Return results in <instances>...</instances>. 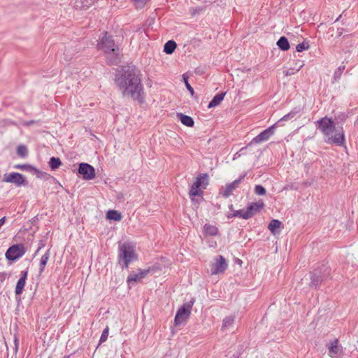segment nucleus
<instances>
[{
  "instance_id": "dca6fc26",
  "label": "nucleus",
  "mask_w": 358,
  "mask_h": 358,
  "mask_svg": "<svg viewBox=\"0 0 358 358\" xmlns=\"http://www.w3.org/2000/svg\"><path fill=\"white\" fill-rule=\"evenodd\" d=\"M193 185H194L196 187L205 189L208 185V175L207 173L199 174Z\"/></svg>"
},
{
  "instance_id": "e433bc0d",
  "label": "nucleus",
  "mask_w": 358,
  "mask_h": 358,
  "mask_svg": "<svg viewBox=\"0 0 358 358\" xmlns=\"http://www.w3.org/2000/svg\"><path fill=\"white\" fill-rule=\"evenodd\" d=\"M255 192L257 195H264L266 194V189L261 185H257L255 187Z\"/></svg>"
},
{
  "instance_id": "79ce46f5",
  "label": "nucleus",
  "mask_w": 358,
  "mask_h": 358,
  "mask_svg": "<svg viewBox=\"0 0 358 358\" xmlns=\"http://www.w3.org/2000/svg\"><path fill=\"white\" fill-rule=\"evenodd\" d=\"M45 243L43 240L39 241L38 243V250H41L43 248H44Z\"/></svg>"
},
{
  "instance_id": "58836bf2",
  "label": "nucleus",
  "mask_w": 358,
  "mask_h": 358,
  "mask_svg": "<svg viewBox=\"0 0 358 358\" xmlns=\"http://www.w3.org/2000/svg\"><path fill=\"white\" fill-rule=\"evenodd\" d=\"M149 0H133L137 7L143 8Z\"/></svg>"
},
{
  "instance_id": "393cba45",
  "label": "nucleus",
  "mask_w": 358,
  "mask_h": 358,
  "mask_svg": "<svg viewBox=\"0 0 358 358\" xmlns=\"http://www.w3.org/2000/svg\"><path fill=\"white\" fill-rule=\"evenodd\" d=\"M107 219L114 221H120L122 219V215L117 210H109L106 214Z\"/></svg>"
},
{
  "instance_id": "a878e982",
  "label": "nucleus",
  "mask_w": 358,
  "mask_h": 358,
  "mask_svg": "<svg viewBox=\"0 0 358 358\" xmlns=\"http://www.w3.org/2000/svg\"><path fill=\"white\" fill-rule=\"evenodd\" d=\"M189 197L191 198L192 201L193 202H194L195 199L194 198V196H201L203 194V190L199 187H196L194 186V185L192 184V185L191 186V188L189 189Z\"/></svg>"
},
{
  "instance_id": "aec40b11",
  "label": "nucleus",
  "mask_w": 358,
  "mask_h": 358,
  "mask_svg": "<svg viewBox=\"0 0 358 358\" xmlns=\"http://www.w3.org/2000/svg\"><path fill=\"white\" fill-rule=\"evenodd\" d=\"M203 232L206 236H215L218 233V229L214 226L209 224H206L203 227Z\"/></svg>"
},
{
  "instance_id": "f03ea898",
  "label": "nucleus",
  "mask_w": 358,
  "mask_h": 358,
  "mask_svg": "<svg viewBox=\"0 0 358 358\" xmlns=\"http://www.w3.org/2000/svg\"><path fill=\"white\" fill-rule=\"evenodd\" d=\"M315 124L317 128L324 134L326 143L335 144L338 146H342L345 144V139L343 129L334 136H332V133L336 131V124L332 118L325 116L316 121Z\"/></svg>"
},
{
  "instance_id": "09e8293b",
  "label": "nucleus",
  "mask_w": 358,
  "mask_h": 358,
  "mask_svg": "<svg viewBox=\"0 0 358 358\" xmlns=\"http://www.w3.org/2000/svg\"><path fill=\"white\" fill-rule=\"evenodd\" d=\"M341 17V15H339V16L338 17V18H336V21L338 20V19H340Z\"/></svg>"
},
{
  "instance_id": "ea45409f",
  "label": "nucleus",
  "mask_w": 358,
  "mask_h": 358,
  "mask_svg": "<svg viewBox=\"0 0 358 358\" xmlns=\"http://www.w3.org/2000/svg\"><path fill=\"white\" fill-rule=\"evenodd\" d=\"M8 274L6 272L0 273V285L3 282V281L7 278Z\"/></svg>"
},
{
  "instance_id": "a19ab883",
  "label": "nucleus",
  "mask_w": 358,
  "mask_h": 358,
  "mask_svg": "<svg viewBox=\"0 0 358 358\" xmlns=\"http://www.w3.org/2000/svg\"><path fill=\"white\" fill-rule=\"evenodd\" d=\"M14 344H15L14 351H15V353L16 354L17 352V350H18V340L16 337L14 339Z\"/></svg>"
},
{
  "instance_id": "7c9ffc66",
  "label": "nucleus",
  "mask_w": 358,
  "mask_h": 358,
  "mask_svg": "<svg viewBox=\"0 0 358 358\" xmlns=\"http://www.w3.org/2000/svg\"><path fill=\"white\" fill-rule=\"evenodd\" d=\"M17 155L22 157L25 158L28 155V149L24 145H20L17 148Z\"/></svg>"
},
{
  "instance_id": "37998d69",
  "label": "nucleus",
  "mask_w": 358,
  "mask_h": 358,
  "mask_svg": "<svg viewBox=\"0 0 358 358\" xmlns=\"http://www.w3.org/2000/svg\"><path fill=\"white\" fill-rule=\"evenodd\" d=\"M5 221H6V217H3L2 218L0 219V228L5 223Z\"/></svg>"
},
{
  "instance_id": "c85d7f7f",
  "label": "nucleus",
  "mask_w": 358,
  "mask_h": 358,
  "mask_svg": "<svg viewBox=\"0 0 358 358\" xmlns=\"http://www.w3.org/2000/svg\"><path fill=\"white\" fill-rule=\"evenodd\" d=\"M345 69V65L344 64H341L336 69L333 76V82H336L341 78V75Z\"/></svg>"
},
{
  "instance_id": "9b49d317",
  "label": "nucleus",
  "mask_w": 358,
  "mask_h": 358,
  "mask_svg": "<svg viewBox=\"0 0 358 358\" xmlns=\"http://www.w3.org/2000/svg\"><path fill=\"white\" fill-rule=\"evenodd\" d=\"M78 173L86 180H90L95 178L94 168L87 163H80L79 164Z\"/></svg>"
},
{
  "instance_id": "b1692460",
  "label": "nucleus",
  "mask_w": 358,
  "mask_h": 358,
  "mask_svg": "<svg viewBox=\"0 0 358 358\" xmlns=\"http://www.w3.org/2000/svg\"><path fill=\"white\" fill-rule=\"evenodd\" d=\"M176 47V43L173 40H170L165 43L164 46V52L166 54L171 55L175 51Z\"/></svg>"
},
{
  "instance_id": "473e14b6",
  "label": "nucleus",
  "mask_w": 358,
  "mask_h": 358,
  "mask_svg": "<svg viewBox=\"0 0 358 358\" xmlns=\"http://www.w3.org/2000/svg\"><path fill=\"white\" fill-rule=\"evenodd\" d=\"M337 343H338L337 341H335L334 343H331V345L329 348V352L331 357L337 355V353H338Z\"/></svg>"
},
{
  "instance_id": "4468645a",
  "label": "nucleus",
  "mask_w": 358,
  "mask_h": 358,
  "mask_svg": "<svg viewBox=\"0 0 358 358\" xmlns=\"http://www.w3.org/2000/svg\"><path fill=\"white\" fill-rule=\"evenodd\" d=\"M28 271L27 270H24L20 272V278L17 280L15 292L16 295H20L22 293L24 287L26 284V280L27 278Z\"/></svg>"
},
{
  "instance_id": "f8f14e48",
  "label": "nucleus",
  "mask_w": 358,
  "mask_h": 358,
  "mask_svg": "<svg viewBox=\"0 0 358 358\" xmlns=\"http://www.w3.org/2000/svg\"><path fill=\"white\" fill-rule=\"evenodd\" d=\"M228 264L226 262V259L223 256L219 255L216 259L215 262L212 264L211 266V274L215 275L218 273H223L227 268Z\"/></svg>"
},
{
  "instance_id": "603ef678",
  "label": "nucleus",
  "mask_w": 358,
  "mask_h": 358,
  "mask_svg": "<svg viewBox=\"0 0 358 358\" xmlns=\"http://www.w3.org/2000/svg\"><path fill=\"white\" fill-rule=\"evenodd\" d=\"M232 207H233V205H231V206H229V208H232Z\"/></svg>"
},
{
  "instance_id": "ddd939ff",
  "label": "nucleus",
  "mask_w": 358,
  "mask_h": 358,
  "mask_svg": "<svg viewBox=\"0 0 358 358\" xmlns=\"http://www.w3.org/2000/svg\"><path fill=\"white\" fill-rule=\"evenodd\" d=\"M245 176V174L241 175L239 176L238 179L227 185L225 189L222 192V196L225 198L229 197L231 194L232 192L239 186L240 183L244 179Z\"/></svg>"
},
{
  "instance_id": "a18cd8bd",
  "label": "nucleus",
  "mask_w": 358,
  "mask_h": 358,
  "mask_svg": "<svg viewBox=\"0 0 358 358\" xmlns=\"http://www.w3.org/2000/svg\"><path fill=\"white\" fill-rule=\"evenodd\" d=\"M71 355H66L63 358H70Z\"/></svg>"
},
{
  "instance_id": "c756f323",
  "label": "nucleus",
  "mask_w": 358,
  "mask_h": 358,
  "mask_svg": "<svg viewBox=\"0 0 358 358\" xmlns=\"http://www.w3.org/2000/svg\"><path fill=\"white\" fill-rule=\"evenodd\" d=\"M234 319H235V317L234 316L226 317L223 320V323L222 325V330H224V329L231 327L234 322Z\"/></svg>"
},
{
  "instance_id": "bb28decb",
  "label": "nucleus",
  "mask_w": 358,
  "mask_h": 358,
  "mask_svg": "<svg viewBox=\"0 0 358 358\" xmlns=\"http://www.w3.org/2000/svg\"><path fill=\"white\" fill-rule=\"evenodd\" d=\"M49 258H50V250H48L45 252V253L41 257V258L40 259V268H39L40 273L43 272Z\"/></svg>"
},
{
  "instance_id": "cd10ccee",
  "label": "nucleus",
  "mask_w": 358,
  "mask_h": 358,
  "mask_svg": "<svg viewBox=\"0 0 358 358\" xmlns=\"http://www.w3.org/2000/svg\"><path fill=\"white\" fill-rule=\"evenodd\" d=\"M62 164V162L59 158L52 157L49 161V166L52 170L57 169Z\"/></svg>"
},
{
  "instance_id": "8fccbe9b",
  "label": "nucleus",
  "mask_w": 358,
  "mask_h": 358,
  "mask_svg": "<svg viewBox=\"0 0 358 358\" xmlns=\"http://www.w3.org/2000/svg\"><path fill=\"white\" fill-rule=\"evenodd\" d=\"M341 17V15H339V16L338 17V18H336V21L338 20V19H340Z\"/></svg>"
},
{
  "instance_id": "412c9836",
  "label": "nucleus",
  "mask_w": 358,
  "mask_h": 358,
  "mask_svg": "<svg viewBox=\"0 0 358 358\" xmlns=\"http://www.w3.org/2000/svg\"><path fill=\"white\" fill-rule=\"evenodd\" d=\"M278 47L282 51H287L290 45L288 39L285 36H281L277 41Z\"/></svg>"
},
{
  "instance_id": "f3484780",
  "label": "nucleus",
  "mask_w": 358,
  "mask_h": 358,
  "mask_svg": "<svg viewBox=\"0 0 358 358\" xmlns=\"http://www.w3.org/2000/svg\"><path fill=\"white\" fill-rule=\"evenodd\" d=\"M177 117L179 118L182 124L189 127L194 126V122L192 117L181 113H177Z\"/></svg>"
},
{
  "instance_id": "6e6552de",
  "label": "nucleus",
  "mask_w": 358,
  "mask_h": 358,
  "mask_svg": "<svg viewBox=\"0 0 358 358\" xmlns=\"http://www.w3.org/2000/svg\"><path fill=\"white\" fill-rule=\"evenodd\" d=\"M155 267H149L147 269H138V273L131 272L127 276V282L129 286H133L136 282L141 281L150 272L155 271Z\"/></svg>"
},
{
  "instance_id": "3c124183",
  "label": "nucleus",
  "mask_w": 358,
  "mask_h": 358,
  "mask_svg": "<svg viewBox=\"0 0 358 358\" xmlns=\"http://www.w3.org/2000/svg\"><path fill=\"white\" fill-rule=\"evenodd\" d=\"M341 17V15H339V16L338 17V18H336V21L338 20V19H340Z\"/></svg>"
},
{
  "instance_id": "864d4df0",
  "label": "nucleus",
  "mask_w": 358,
  "mask_h": 358,
  "mask_svg": "<svg viewBox=\"0 0 358 358\" xmlns=\"http://www.w3.org/2000/svg\"><path fill=\"white\" fill-rule=\"evenodd\" d=\"M48 358H50V357H48Z\"/></svg>"
},
{
  "instance_id": "7ed1b4c3",
  "label": "nucleus",
  "mask_w": 358,
  "mask_h": 358,
  "mask_svg": "<svg viewBox=\"0 0 358 358\" xmlns=\"http://www.w3.org/2000/svg\"><path fill=\"white\" fill-rule=\"evenodd\" d=\"M99 40L98 48L105 53L110 64H117L119 62L120 50L118 46L115 45L113 36L105 32Z\"/></svg>"
},
{
  "instance_id": "2f4dec72",
  "label": "nucleus",
  "mask_w": 358,
  "mask_h": 358,
  "mask_svg": "<svg viewBox=\"0 0 358 358\" xmlns=\"http://www.w3.org/2000/svg\"><path fill=\"white\" fill-rule=\"evenodd\" d=\"M15 169H20L22 171H31L33 170L36 171V169L29 164H15L13 166Z\"/></svg>"
},
{
  "instance_id": "c03bdc74",
  "label": "nucleus",
  "mask_w": 358,
  "mask_h": 358,
  "mask_svg": "<svg viewBox=\"0 0 358 358\" xmlns=\"http://www.w3.org/2000/svg\"><path fill=\"white\" fill-rule=\"evenodd\" d=\"M39 250H38V249L36 250V251L35 252L34 255H36L38 253Z\"/></svg>"
},
{
  "instance_id": "c9c22d12",
  "label": "nucleus",
  "mask_w": 358,
  "mask_h": 358,
  "mask_svg": "<svg viewBox=\"0 0 358 358\" xmlns=\"http://www.w3.org/2000/svg\"><path fill=\"white\" fill-rule=\"evenodd\" d=\"M108 334H109V329L107 327L102 331L101 336L99 339V343H102L105 342L108 337Z\"/></svg>"
},
{
  "instance_id": "f257e3e1",
  "label": "nucleus",
  "mask_w": 358,
  "mask_h": 358,
  "mask_svg": "<svg viewBox=\"0 0 358 358\" xmlns=\"http://www.w3.org/2000/svg\"><path fill=\"white\" fill-rule=\"evenodd\" d=\"M115 82L124 97H131L140 103L144 102L143 86L139 71L134 66H123L116 74Z\"/></svg>"
},
{
  "instance_id": "f704fd0d",
  "label": "nucleus",
  "mask_w": 358,
  "mask_h": 358,
  "mask_svg": "<svg viewBox=\"0 0 358 358\" xmlns=\"http://www.w3.org/2000/svg\"><path fill=\"white\" fill-rule=\"evenodd\" d=\"M309 48V44L308 42L303 41L301 43H299L296 47V50L297 52H303V50H308Z\"/></svg>"
},
{
  "instance_id": "0eeeda50",
  "label": "nucleus",
  "mask_w": 358,
  "mask_h": 358,
  "mask_svg": "<svg viewBox=\"0 0 358 358\" xmlns=\"http://www.w3.org/2000/svg\"><path fill=\"white\" fill-rule=\"evenodd\" d=\"M275 124H276L271 125L268 128L264 129L255 138H253L252 140L245 147L242 148L239 152L236 153V155L240 156L241 154H243L244 150H245L248 147L253 144L261 143L268 141L274 134L275 130Z\"/></svg>"
},
{
  "instance_id": "49530a36",
  "label": "nucleus",
  "mask_w": 358,
  "mask_h": 358,
  "mask_svg": "<svg viewBox=\"0 0 358 358\" xmlns=\"http://www.w3.org/2000/svg\"><path fill=\"white\" fill-rule=\"evenodd\" d=\"M341 34H342V31H339V32H338V36H341Z\"/></svg>"
},
{
  "instance_id": "4be33fe9",
  "label": "nucleus",
  "mask_w": 358,
  "mask_h": 358,
  "mask_svg": "<svg viewBox=\"0 0 358 358\" xmlns=\"http://www.w3.org/2000/svg\"><path fill=\"white\" fill-rule=\"evenodd\" d=\"M303 62L299 60L297 62H296L294 67H290L286 71H285V75L286 76L294 75L296 72H298L303 67Z\"/></svg>"
},
{
  "instance_id": "423d86ee",
  "label": "nucleus",
  "mask_w": 358,
  "mask_h": 358,
  "mask_svg": "<svg viewBox=\"0 0 358 358\" xmlns=\"http://www.w3.org/2000/svg\"><path fill=\"white\" fill-rule=\"evenodd\" d=\"M195 302V299L192 298L189 301L185 302L176 312L174 323L176 326H179L185 322L189 317L192 306Z\"/></svg>"
},
{
  "instance_id": "1a4fd4ad",
  "label": "nucleus",
  "mask_w": 358,
  "mask_h": 358,
  "mask_svg": "<svg viewBox=\"0 0 358 358\" xmlns=\"http://www.w3.org/2000/svg\"><path fill=\"white\" fill-rule=\"evenodd\" d=\"M25 253L24 248L22 245L15 244L11 245L6 252V258L10 261H15L22 257Z\"/></svg>"
},
{
  "instance_id": "72a5a7b5",
  "label": "nucleus",
  "mask_w": 358,
  "mask_h": 358,
  "mask_svg": "<svg viewBox=\"0 0 358 358\" xmlns=\"http://www.w3.org/2000/svg\"><path fill=\"white\" fill-rule=\"evenodd\" d=\"M297 113H298V110H292L287 115H284L278 122H280L282 121H287L289 120H291L296 116Z\"/></svg>"
},
{
  "instance_id": "2eb2a0df",
  "label": "nucleus",
  "mask_w": 358,
  "mask_h": 358,
  "mask_svg": "<svg viewBox=\"0 0 358 358\" xmlns=\"http://www.w3.org/2000/svg\"><path fill=\"white\" fill-rule=\"evenodd\" d=\"M264 203L262 201L250 203L245 208L246 212L250 215V218L264 208Z\"/></svg>"
},
{
  "instance_id": "9d476101",
  "label": "nucleus",
  "mask_w": 358,
  "mask_h": 358,
  "mask_svg": "<svg viewBox=\"0 0 358 358\" xmlns=\"http://www.w3.org/2000/svg\"><path fill=\"white\" fill-rule=\"evenodd\" d=\"M3 180L6 182L13 183L17 187L27 185V181L23 175L17 172L6 173Z\"/></svg>"
},
{
  "instance_id": "a211bd4d",
  "label": "nucleus",
  "mask_w": 358,
  "mask_h": 358,
  "mask_svg": "<svg viewBox=\"0 0 358 358\" xmlns=\"http://www.w3.org/2000/svg\"><path fill=\"white\" fill-rule=\"evenodd\" d=\"M226 92L217 94L208 103V108H211L217 106L224 99Z\"/></svg>"
},
{
  "instance_id": "4c0bfd02",
  "label": "nucleus",
  "mask_w": 358,
  "mask_h": 358,
  "mask_svg": "<svg viewBox=\"0 0 358 358\" xmlns=\"http://www.w3.org/2000/svg\"><path fill=\"white\" fill-rule=\"evenodd\" d=\"M182 79H183V81H184V83L185 84V86H186L187 90L190 92V94L192 95H193L194 93V91L193 87L190 85V84L188 82V78L186 77L185 75H183L182 76Z\"/></svg>"
},
{
  "instance_id": "6ab92c4d",
  "label": "nucleus",
  "mask_w": 358,
  "mask_h": 358,
  "mask_svg": "<svg viewBox=\"0 0 358 358\" xmlns=\"http://www.w3.org/2000/svg\"><path fill=\"white\" fill-rule=\"evenodd\" d=\"M281 227L282 222L278 220L274 219L270 222L268 228L273 234H275L280 232V229Z\"/></svg>"
},
{
  "instance_id": "20e7f679",
  "label": "nucleus",
  "mask_w": 358,
  "mask_h": 358,
  "mask_svg": "<svg viewBox=\"0 0 358 358\" xmlns=\"http://www.w3.org/2000/svg\"><path fill=\"white\" fill-rule=\"evenodd\" d=\"M118 264L122 269L128 268L129 264L138 259L135 245L131 242H124L119 245L117 254Z\"/></svg>"
},
{
  "instance_id": "de8ad7c7",
  "label": "nucleus",
  "mask_w": 358,
  "mask_h": 358,
  "mask_svg": "<svg viewBox=\"0 0 358 358\" xmlns=\"http://www.w3.org/2000/svg\"><path fill=\"white\" fill-rule=\"evenodd\" d=\"M341 17V15H339V16L338 17V18H336V21L338 20V19H340Z\"/></svg>"
},
{
  "instance_id": "5701e85b",
  "label": "nucleus",
  "mask_w": 358,
  "mask_h": 358,
  "mask_svg": "<svg viewBox=\"0 0 358 358\" xmlns=\"http://www.w3.org/2000/svg\"><path fill=\"white\" fill-rule=\"evenodd\" d=\"M234 217H239L245 220L250 219V215L246 212L245 209L236 210L234 213L227 215L228 218H232Z\"/></svg>"
},
{
  "instance_id": "39448f33",
  "label": "nucleus",
  "mask_w": 358,
  "mask_h": 358,
  "mask_svg": "<svg viewBox=\"0 0 358 358\" xmlns=\"http://www.w3.org/2000/svg\"><path fill=\"white\" fill-rule=\"evenodd\" d=\"M330 273L329 266L325 264L320 266L311 273L310 286L318 289L325 280L329 278Z\"/></svg>"
}]
</instances>
